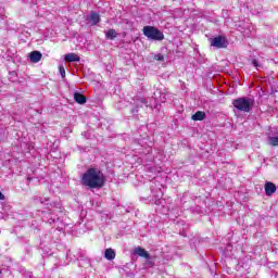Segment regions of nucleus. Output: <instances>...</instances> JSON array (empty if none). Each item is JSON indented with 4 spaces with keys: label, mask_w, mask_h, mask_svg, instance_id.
Here are the masks:
<instances>
[{
    "label": "nucleus",
    "mask_w": 278,
    "mask_h": 278,
    "mask_svg": "<svg viewBox=\"0 0 278 278\" xmlns=\"http://www.w3.org/2000/svg\"><path fill=\"white\" fill-rule=\"evenodd\" d=\"M271 134L273 136L268 137V142L271 147H278V127Z\"/></svg>",
    "instance_id": "10"
},
{
    "label": "nucleus",
    "mask_w": 278,
    "mask_h": 278,
    "mask_svg": "<svg viewBox=\"0 0 278 278\" xmlns=\"http://www.w3.org/2000/svg\"><path fill=\"white\" fill-rule=\"evenodd\" d=\"M151 193L153 194L152 202L154 205H164V191L162 190V185L152 182L150 186Z\"/></svg>",
    "instance_id": "4"
},
{
    "label": "nucleus",
    "mask_w": 278,
    "mask_h": 278,
    "mask_svg": "<svg viewBox=\"0 0 278 278\" xmlns=\"http://www.w3.org/2000/svg\"><path fill=\"white\" fill-rule=\"evenodd\" d=\"M39 203H41V205H43V203H49V198H40Z\"/></svg>",
    "instance_id": "20"
},
{
    "label": "nucleus",
    "mask_w": 278,
    "mask_h": 278,
    "mask_svg": "<svg viewBox=\"0 0 278 278\" xmlns=\"http://www.w3.org/2000/svg\"><path fill=\"white\" fill-rule=\"evenodd\" d=\"M136 105L137 106L132 109V114L138 113V108H142V105H146V108H149V104H147V100L144 99H137Z\"/></svg>",
    "instance_id": "15"
},
{
    "label": "nucleus",
    "mask_w": 278,
    "mask_h": 278,
    "mask_svg": "<svg viewBox=\"0 0 278 278\" xmlns=\"http://www.w3.org/2000/svg\"><path fill=\"white\" fill-rule=\"evenodd\" d=\"M142 31H143V36H146L148 40H155V41L164 40V33L155 28V26H144Z\"/></svg>",
    "instance_id": "3"
},
{
    "label": "nucleus",
    "mask_w": 278,
    "mask_h": 278,
    "mask_svg": "<svg viewBox=\"0 0 278 278\" xmlns=\"http://www.w3.org/2000/svg\"><path fill=\"white\" fill-rule=\"evenodd\" d=\"M134 255H138L139 257H143V260H146V266L148 268H153L155 266V260L143 248H140V247L135 248L134 249Z\"/></svg>",
    "instance_id": "5"
},
{
    "label": "nucleus",
    "mask_w": 278,
    "mask_h": 278,
    "mask_svg": "<svg viewBox=\"0 0 278 278\" xmlns=\"http://www.w3.org/2000/svg\"><path fill=\"white\" fill-rule=\"evenodd\" d=\"M42 218H48L47 223H49V225H53L58 219L53 213H47L46 211L42 212Z\"/></svg>",
    "instance_id": "11"
},
{
    "label": "nucleus",
    "mask_w": 278,
    "mask_h": 278,
    "mask_svg": "<svg viewBox=\"0 0 278 278\" xmlns=\"http://www.w3.org/2000/svg\"><path fill=\"white\" fill-rule=\"evenodd\" d=\"M65 62H80V58L79 55H77L76 53H67L65 54Z\"/></svg>",
    "instance_id": "13"
},
{
    "label": "nucleus",
    "mask_w": 278,
    "mask_h": 278,
    "mask_svg": "<svg viewBox=\"0 0 278 278\" xmlns=\"http://www.w3.org/2000/svg\"><path fill=\"white\" fill-rule=\"evenodd\" d=\"M0 201H5V195L0 191Z\"/></svg>",
    "instance_id": "21"
},
{
    "label": "nucleus",
    "mask_w": 278,
    "mask_h": 278,
    "mask_svg": "<svg viewBox=\"0 0 278 278\" xmlns=\"http://www.w3.org/2000/svg\"><path fill=\"white\" fill-rule=\"evenodd\" d=\"M147 153H151V148H149V150L147 151Z\"/></svg>",
    "instance_id": "23"
},
{
    "label": "nucleus",
    "mask_w": 278,
    "mask_h": 278,
    "mask_svg": "<svg viewBox=\"0 0 278 278\" xmlns=\"http://www.w3.org/2000/svg\"><path fill=\"white\" fill-rule=\"evenodd\" d=\"M205 116H206L205 112H203V111H198V112H195V113L191 116V118H192V121H205Z\"/></svg>",
    "instance_id": "17"
},
{
    "label": "nucleus",
    "mask_w": 278,
    "mask_h": 278,
    "mask_svg": "<svg viewBox=\"0 0 278 278\" xmlns=\"http://www.w3.org/2000/svg\"><path fill=\"white\" fill-rule=\"evenodd\" d=\"M55 205H60V204L54 203V207H55Z\"/></svg>",
    "instance_id": "25"
},
{
    "label": "nucleus",
    "mask_w": 278,
    "mask_h": 278,
    "mask_svg": "<svg viewBox=\"0 0 278 278\" xmlns=\"http://www.w3.org/2000/svg\"><path fill=\"white\" fill-rule=\"evenodd\" d=\"M59 71H60L62 77H66V71L64 70V66H60Z\"/></svg>",
    "instance_id": "19"
},
{
    "label": "nucleus",
    "mask_w": 278,
    "mask_h": 278,
    "mask_svg": "<svg viewBox=\"0 0 278 278\" xmlns=\"http://www.w3.org/2000/svg\"><path fill=\"white\" fill-rule=\"evenodd\" d=\"M0 275H1V269H0Z\"/></svg>",
    "instance_id": "26"
},
{
    "label": "nucleus",
    "mask_w": 278,
    "mask_h": 278,
    "mask_svg": "<svg viewBox=\"0 0 278 278\" xmlns=\"http://www.w3.org/2000/svg\"><path fill=\"white\" fill-rule=\"evenodd\" d=\"M74 100L76 101V103H79L80 105H84V103H86V96H84L79 92H75L74 93Z\"/></svg>",
    "instance_id": "16"
},
{
    "label": "nucleus",
    "mask_w": 278,
    "mask_h": 278,
    "mask_svg": "<svg viewBox=\"0 0 278 278\" xmlns=\"http://www.w3.org/2000/svg\"><path fill=\"white\" fill-rule=\"evenodd\" d=\"M83 186H88V188H103L105 184V176L98 168H89L83 175Z\"/></svg>",
    "instance_id": "1"
},
{
    "label": "nucleus",
    "mask_w": 278,
    "mask_h": 278,
    "mask_svg": "<svg viewBox=\"0 0 278 278\" xmlns=\"http://www.w3.org/2000/svg\"><path fill=\"white\" fill-rule=\"evenodd\" d=\"M106 40H115V38H118V33H116L115 29H109L104 33Z\"/></svg>",
    "instance_id": "14"
},
{
    "label": "nucleus",
    "mask_w": 278,
    "mask_h": 278,
    "mask_svg": "<svg viewBox=\"0 0 278 278\" xmlns=\"http://www.w3.org/2000/svg\"><path fill=\"white\" fill-rule=\"evenodd\" d=\"M233 108L237 109L238 112L249 113L253 110V105H255V100L250 97L237 98L232 101Z\"/></svg>",
    "instance_id": "2"
},
{
    "label": "nucleus",
    "mask_w": 278,
    "mask_h": 278,
    "mask_svg": "<svg viewBox=\"0 0 278 278\" xmlns=\"http://www.w3.org/2000/svg\"><path fill=\"white\" fill-rule=\"evenodd\" d=\"M104 257L112 262V260H115L116 257V252L112 248H109L104 251Z\"/></svg>",
    "instance_id": "12"
},
{
    "label": "nucleus",
    "mask_w": 278,
    "mask_h": 278,
    "mask_svg": "<svg viewBox=\"0 0 278 278\" xmlns=\"http://www.w3.org/2000/svg\"><path fill=\"white\" fill-rule=\"evenodd\" d=\"M252 64H253V66H255V68L262 67V65L260 64V61H257L256 59L252 60Z\"/></svg>",
    "instance_id": "18"
},
{
    "label": "nucleus",
    "mask_w": 278,
    "mask_h": 278,
    "mask_svg": "<svg viewBox=\"0 0 278 278\" xmlns=\"http://www.w3.org/2000/svg\"><path fill=\"white\" fill-rule=\"evenodd\" d=\"M29 59L33 64H38L42 60V53L40 51H33L29 54Z\"/></svg>",
    "instance_id": "9"
},
{
    "label": "nucleus",
    "mask_w": 278,
    "mask_h": 278,
    "mask_svg": "<svg viewBox=\"0 0 278 278\" xmlns=\"http://www.w3.org/2000/svg\"><path fill=\"white\" fill-rule=\"evenodd\" d=\"M211 45L217 49H225V47H227V39L223 36H218L212 39Z\"/></svg>",
    "instance_id": "7"
},
{
    "label": "nucleus",
    "mask_w": 278,
    "mask_h": 278,
    "mask_svg": "<svg viewBox=\"0 0 278 278\" xmlns=\"http://www.w3.org/2000/svg\"><path fill=\"white\" fill-rule=\"evenodd\" d=\"M143 142H144V139L141 142H139V144H142Z\"/></svg>",
    "instance_id": "24"
},
{
    "label": "nucleus",
    "mask_w": 278,
    "mask_h": 278,
    "mask_svg": "<svg viewBox=\"0 0 278 278\" xmlns=\"http://www.w3.org/2000/svg\"><path fill=\"white\" fill-rule=\"evenodd\" d=\"M277 192V186L270 181L265 182V194L266 197H273Z\"/></svg>",
    "instance_id": "8"
},
{
    "label": "nucleus",
    "mask_w": 278,
    "mask_h": 278,
    "mask_svg": "<svg viewBox=\"0 0 278 278\" xmlns=\"http://www.w3.org/2000/svg\"><path fill=\"white\" fill-rule=\"evenodd\" d=\"M156 60H164V56H159L156 58Z\"/></svg>",
    "instance_id": "22"
},
{
    "label": "nucleus",
    "mask_w": 278,
    "mask_h": 278,
    "mask_svg": "<svg viewBox=\"0 0 278 278\" xmlns=\"http://www.w3.org/2000/svg\"><path fill=\"white\" fill-rule=\"evenodd\" d=\"M86 21L91 26L99 25L101 23V15L97 12H91L86 16Z\"/></svg>",
    "instance_id": "6"
}]
</instances>
